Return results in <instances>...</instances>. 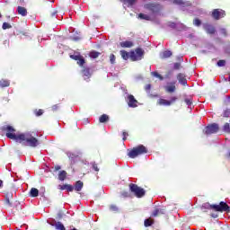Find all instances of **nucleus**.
Here are the masks:
<instances>
[{
	"instance_id": "obj_1",
	"label": "nucleus",
	"mask_w": 230,
	"mask_h": 230,
	"mask_svg": "<svg viewBox=\"0 0 230 230\" xmlns=\"http://www.w3.org/2000/svg\"><path fill=\"white\" fill-rule=\"evenodd\" d=\"M2 130L5 133L8 139H13V141H16V143H21L24 146L37 148V146L40 145V140L38 138L39 134L35 131L15 134L14 128L10 125L2 127Z\"/></svg>"
},
{
	"instance_id": "obj_2",
	"label": "nucleus",
	"mask_w": 230,
	"mask_h": 230,
	"mask_svg": "<svg viewBox=\"0 0 230 230\" xmlns=\"http://www.w3.org/2000/svg\"><path fill=\"white\" fill-rule=\"evenodd\" d=\"M143 154H148V149L143 145H139L137 147H133L128 153V155L130 159H136L137 155H143Z\"/></svg>"
},
{
	"instance_id": "obj_3",
	"label": "nucleus",
	"mask_w": 230,
	"mask_h": 230,
	"mask_svg": "<svg viewBox=\"0 0 230 230\" xmlns=\"http://www.w3.org/2000/svg\"><path fill=\"white\" fill-rule=\"evenodd\" d=\"M144 10H146L152 15H156V13H161L163 6L157 3H148L144 4Z\"/></svg>"
},
{
	"instance_id": "obj_4",
	"label": "nucleus",
	"mask_w": 230,
	"mask_h": 230,
	"mask_svg": "<svg viewBox=\"0 0 230 230\" xmlns=\"http://www.w3.org/2000/svg\"><path fill=\"white\" fill-rule=\"evenodd\" d=\"M207 209H212L213 211H217L219 213H224V211H226L227 213H229L230 207L229 205H227V203L221 201L218 205H216V204L208 205V207H207Z\"/></svg>"
},
{
	"instance_id": "obj_5",
	"label": "nucleus",
	"mask_w": 230,
	"mask_h": 230,
	"mask_svg": "<svg viewBox=\"0 0 230 230\" xmlns=\"http://www.w3.org/2000/svg\"><path fill=\"white\" fill-rule=\"evenodd\" d=\"M129 190L135 195V197H137V199H143L146 193L145 189L137 186V184L135 183L129 184Z\"/></svg>"
},
{
	"instance_id": "obj_6",
	"label": "nucleus",
	"mask_w": 230,
	"mask_h": 230,
	"mask_svg": "<svg viewBox=\"0 0 230 230\" xmlns=\"http://www.w3.org/2000/svg\"><path fill=\"white\" fill-rule=\"evenodd\" d=\"M145 57V50L141 48H137L135 50L130 51L129 58L132 62H137V60H143Z\"/></svg>"
},
{
	"instance_id": "obj_7",
	"label": "nucleus",
	"mask_w": 230,
	"mask_h": 230,
	"mask_svg": "<svg viewBox=\"0 0 230 230\" xmlns=\"http://www.w3.org/2000/svg\"><path fill=\"white\" fill-rule=\"evenodd\" d=\"M177 100H179V97H177V96H172L170 98V100L160 98L157 101V105H162L164 107H170V106L173 105V103H176Z\"/></svg>"
},
{
	"instance_id": "obj_8",
	"label": "nucleus",
	"mask_w": 230,
	"mask_h": 230,
	"mask_svg": "<svg viewBox=\"0 0 230 230\" xmlns=\"http://www.w3.org/2000/svg\"><path fill=\"white\" fill-rule=\"evenodd\" d=\"M220 130V127L217 123H213L205 128V134L207 136H211V134H217Z\"/></svg>"
},
{
	"instance_id": "obj_9",
	"label": "nucleus",
	"mask_w": 230,
	"mask_h": 230,
	"mask_svg": "<svg viewBox=\"0 0 230 230\" xmlns=\"http://www.w3.org/2000/svg\"><path fill=\"white\" fill-rule=\"evenodd\" d=\"M226 16V11L222 9H214L212 11V17L215 21H220V19H224Z\"/></svg>"
},
{
	"instance_id": "obj_10",
	"label": "nucleus",
	"mask_w": 230,
	"mask_h": 230,
	"mask_svg": "<svg viewBox=\"0 0 230 230\" xmlns=\"http://www.w3.org/2000/svg\"><path fill=\"white\" fill-rule=\"evenodd\" d=\"M12 200H13V192L6 191L4 204L5 206H7V208H12V206H13V203L12 202Z\"/></svg>"
},
{
	"instance_id": "obj_11",
	"label": "nucleus",
	"mask_w": 230,
	"mask_h": 230,
	"mask_svg": "<svg viewBox=\"0 0 230 230\" xmlns=\"http://www.w3.org/2000/svg\"><path fill=\"white\" fill-rule=\"evenodd\" d=\"M128 105L132 109L137 107V100H136V97H134V95L132 94L128 95Z\"/></svg>"
},
{
	"instance_id": "obj_12",
	"label": "nucleus",
	"mask_w": 230,
	"mask_h": 230,
	"mask_svg": "<svg viewBox=\"0 0 230 230\" xmlns=\"http://www.w3.org/2000/svg\"><path fill=\"white\" fill-rule=\"evenodd\" d=\"M177 80L181 85H188V80H186V75L179 73L177 75Z\"/></svg>"
},
{
	"instance_id": "obj_13",
	"label": "nucleus",
	"mask_w": 230,
	"mask_h": 230,
	"mask_svg": "<svg viewBox=\"0 0 230 230\" xmlns=\"http://www.w3.org/2000/svg\"><path fill=\"white\" fill-rule=\"evenodd\" d=\"M204 30L209 35H215V33L217 32V30L215 29V27L213 25L208 24V23L204 25Z\"/></svg>"
},
{
	"instance_id": "obj_14",
	"label": "nucleus",
	"mask_w": 230,
	"mask_h": 230,
	"mask_svg": "<svg viewBox=\"0 0 230 230\" xmlns=\"http://www.w3.org/2000/svg\"><path fill=\"white\" fill-rule=\"evenodd\" d=\"M164 90L169 93H175V91H177V87L175 86V82L170 83V85H166L164 87Z\"/></svg>"
},
{
	"instance_id": "obj_15",
	"label": "nucleus",
	"mask_w": 230,
	"mask_h": 230,
	"mask_svg": "<svg viewBox=\"0 0 230 230\" xmlns=\"http://www.w3.org/2000/svg\"><path fill=\"white\" fill-rule=\"evenodd\" d=\"M174 4H178V6H191V3L184 0H173Z\"/></svg>"
},
{
	"instance_id": "obj_16",
	"label": "nucleus",
	"mask_w": 230,
	"mask_h": 230,
	"mask_svg": "<svg viewBox=\"0 0 230 230\" xmlns=\"http://www.w3.org/2000/svg\"><path fill=\"white\" fill-rule=\"evenodd\" d=\"M82 75L84 80H89V78H91V69L89 67H84L82 70Z\"/></svg>"
},
{
	"instance_id": "obj_17",
	"label": "nucleus",
	"mask_w": 230,
	"mask_h": 230,
	"mask_svg": "<svg viewBox=\"0 0 230 230\" xmlns=\"http://www.w3.org/2000/svg\"><path fill=\"white\" fill-rule=\"evenodd\" d=\"M165 210L164 208H156L153 213H152V217H161L162 215H164Z\"/></svg>"
},
{
	"instance_id": "obj_18",
	"label": "nucleus",
	"mask_w": 230,
	"mask_h": 230,
	"mask_svg": "<svg viewBox=\"0 0 230 230\" xmlns=\"http://www.w3.org/2000/svg\"><path fill=\"white\" fill-rule=\"evenodd\" d=\"M17 12L19 15H22V17H26V15H28V10L25 7L18 6Z\"/></svg>"
},
{
	"instance_id": "obj_19",
	"label": "nucleus",
	"mask_w": 230,
	"mask_h": 230,
	"mask_svg": "<svg viewBox=\"0 0 230 230\" xmlns=\"http://www.w3.org/2000/svg\"><path fill=\"white\" fill-rule=\"evenodd\" d=\"M137 19H140L141 21H152V17H150V15L143 13L137 14Z\"/></svg>"
},
{
	"instance_id": "obj_20",
	"label": "nucleus",
	"mask_w": 230,
	"mask_h": 230,
	"mask_svg": "<svg viewBox=\"0 0 230 230\" xmlns=\"http://www.w3.org/2000/svg\"><path fill=\"white\" fill-rule=\"evenodd\" d=\"M119 46H121L122 48H133L134 42L126 40V41L120 42Z\"/></svg>"
},
{
	"instance_id": "obj_21",
	"label": "nucleus",
	"mask_w": 230,
	"mask_h": 230,
	"mask_svg": "<svg viewBox=\"0 0 230 230\" xmlns=\"http://www.w3.org/2000/svg\"><path fill=\"white\" fill-rule=\"evenodd\" d=\"M82 188H84V181H77L75 184L74 189L75 190V191H82Z\"/></svg>"
},
{
	"instance_id": "obj_22",
	"label": "nucleus",
	"mask_w": 230,
	"mask_h": 230,
	"mask_svg": "<svg viewBox=\"0 0 230 230\" xmlns=\"http://www.w3.org/2000/svg\"><path fill=\"white\" fill-rule=\"evenodd\" d=\"M65 179H67V172L60 171L58 173V180L64 181Z\"/></svg>"
},
{
	"instance_id": "obj_23",
	"label": "nucleus",
	"mask_w": 230,
	"mask_h": 230,
	"mask_svg": "<svg viewBox=\"0 0 230 230\" xmlns=\"http://www.w3.org/2000/svg\"><path fill=\"white\" fill-rule=\"evenodd\" d=\"M110 118L109 115L107 114H102L101 115V117L99 118V122L100 123H107V121H109Z\"/></svg>"
},
{
	"instance_id": "obj_24",
	"label": "nucleus",
	"mask_w": 230,
	"mask_h": 230,
	"mask_svg": "<svg viewBox=\"0 0 230 230\" xmlns=\"http://www.w3.org/2000/svg\"><path fill=\"white\" fill-rule=\"evenodd\" d=\"M120 56L122 57L123 60H128V58H130V54H128L127 50H120Z\"/></svg>"
},
{
	"instance_id": "obj_25",
	"label": "nucleus",
	"mask_w": 230,
	"mask_h": 230,
	"mask_svg": "<svg viewBox=\"0 0 230 230\" xmlns=\"http://www.w3.org/2000/svg\"><path fill=\"white\" fill-rule=\"evenodd\" d=\"M30 197H32V198L39 197V190H37V188L31 189Z\"/></svg>"
},
{
	"instance_id": "obj_26",
	"label": "nucleus",
	"mask_w": 230,
	"mask_h": 230,
	"mask_svg": "<svg viewBox=\"0 0 230 230\" xmlns=\"http://www.w3.org/2000/svg\"><path fill=\"white\" fill-rule=\"evenodd\" d=\"M100 55H102V53H100L96 50H93L90 52L89 57H90V58H98V57H100Z\"/></svg>"
},
{
	"instance_id": "obj_27",
	"label": "nucleus",
	"mask_w": 230,
	"mask_h": 230,
	"mask_svg": "<svg viewBox=\"0 0 230 230\" xmlns=\"http://www.w3.org/2000/svg\"><path fill=\"white\" fill-rule=\"evenodd\" d=\"M0 87H10V81L4 79L0 80Z\"/></svg>"
},
{
	"instance_id": "obj_28",
	"label": "nucleus",
	"mask_w": 230,
	"mask_h": 230,
	"mask_svg": "<svg viewBox=\"0 0 230 230\" xmlns=\"http://www.w3.org/2000/svg\"><path fill=\"white\" fill-rule=\"evenodd\" d=\"M124 4H127L128 6H134L136 4V1L137 0H121Z\"/></svg>"
},
{
	"instance_id": "obj_29",
	"label": "nucleus",
	"mask_w": 230,
	"mask_h": 230,
	"mask_svg": "<svg viewBox=\"0 0 230 230\" xmlns=\"http://www.w3.org/2000/svg\"><path fill=\"white\" fill-rule=\"evenodd\" d=\"M170 57H172V51L165 50L163 52L161 58H170Z\"/></svg>"
},
{
	"instance_id": "obj_30",
	"label": "nucleus",
	"mask_w": 230,
	"mask_h": 230,
	"mask_svg": "<svg viewBox=\"0 0 230 230\" xmlns=\"http://www.w3.org/2000/svg\"><path fill=\"white\" fill-rule=\"evenodd\" d=\"M223 130L226 134H230V123L229 122L225 123V125L223 126Z\"/></svg>"
},
{
	"instance_id": "obj_31",
	"label": "nucleus",
	"mask_w": 230,
	"mask_h": 230,
	"mask_svg": "<svg viewBox=\"0 0 230 230\" xmlns=\"http://www.w3.org/2000/svg\"><path fill=\"white\" fill-rule=\"evenodd\" d=\"M55 227L57 230H66V226H64V224H62L60 221L56 223Z\"/></svg>"
},
{
	"instance_id": "obj_32",
	"label": "nucleus",
	"mask_w": 230,
	"mask_h": 230,
	"mask_svg": "<svg viewBox=\"0 0 230 230\" xmlns=\"http://www.w3.org/2000/svg\"><path fill=\"white\" fill-rule=\"evenodd\" d=\"M153 224H154V221L151 219H146L144 221L145 227H150V226H152Z\"/></svg>"
},
{
	"instance_id": "obj_33",
	"label": "nucleus",
	"mask_w": 230,
	"mask_h": 230,
	"mask_svg": "<svg viewBox=\"0 0 230 230\" xmlns=\"http://www.w3.org/2000/svg\"><path fill=\"white\" fill-rule=\"evenodd\" d=\"M151 75L155 76V78H159L161 81L164 80V77L157 72H152Z\"/></svg>"
},
{
	"instance_id": "obj_34",
	"label": "nucleus",
	"mask_w": 230,
	"mask_h": 230,
	"mask_svg": "<svg viewBox=\"0 0 230 230\" xmlns=\"http://www.w3.org/2000/svg\"><path fill=\"white\" fill-rule=\"evenodd\" d=\"M77 64L78 66H80L81 67L84 66V64H85V59H84V57H80L77 60Z\"/></svg>"
},
{
	"instance_id": "obj_35",
	"label": "nucleus",
	"mask_w": 230,
	"mask_h": 230,
	"mask_svg": "<svg viewBox=\"0 0 230 230\" xmlns=\"http://www.w3.org/2000/svg\"><path fill=\"white\" fill-rule=\"evenodd\" d=\"M34 114H35V116H37V117L42 116V114H44V110H42V109L36 110V111H34Z\"/></svg>"
},
{
	"instance_id": "obj_36",
	"label": "nucleus",
	"mask_w": 230,
	"mask_h": 230,
	"mask_svg": "<svg viewBox=\"0 0 230 230\" xmlns=\"http://www.w3.org/2000/svg\"><path fill=\"white\" fill-rule=\"evenodd\" d=\"M200 24H202V22L200 21V19L195 18V19L193 20V25H194V26H200Z\"/></svg>"
},
{
	"instance_id": "obj_37",
	"label": "nucleus",
	"mask_w": 230,
	"mask_h": 230,
	"mask_svg": "<svg viewBox=\"0 0 230 230\" xmlns=\"http://www.w3.org/2000/svg\"><path fill=\"white\" fill-rule=\"evenodd\" d=\"M110 62L111 64H116V56L114 54L110 55Z\"/></svg>"
},
{
	"instance_id": "obj_38",
	"label": "nucleus",
	"mask_w": 230,
	"mask_h": 230,
	"mask_svg": "<svg viewBox=\"0 0 230 230\" xmlns=\"http://www.w3.org/2000/svg\"><path fill=\"white\" fill-rule=\"evenodd\" d=\"M92 168L93 170H94V172H100V167H98V164H96L95 162L92 164Z\"/></svg>"
},
{
	"instance_id": "obj_39",
	"label": "nucleus",
	"mask_w": 230,
	"mask_h": 230,
	"mask_svg": "<svg viewBox=\"0 0 230 230\" xmlns=\"http://www.w3.org/2000/svg\"><path fill=\"white\" fill-rule=\"evenodd\" d=\"M3 30H10L12 28L11 24L8 22H4L2 25Z\"/></svg>"
},
{
	"instance_id": "obj_40",
	"label": "nucleus",
	"mask_w": 230,
	"mask_h": 230,
	"mask_svg": "<svg viewBox=\"0 0 230 230\" xmlns=\"http://www.w3.org/2000/svg\"><path fill=\"white\" fill-rule=\"evenodd\" d=\"M122 141H127V137H128V132H127L126 130L122 131Z\"/></svg>"
},
{
	"instance_id": "obj_41",
	"label": "nucleus",
	"mask_w": 230,
	"mask_h": 230,
	"mask_svg": "<svg viewBox=\"0 0 230 230\" xmlns=\"http://www.w3.org/2000/svg\"><path fill=\"white\" fill-rule=\"evenodd\" d=\"M81 57L82 56H80V55H75V54L70 55V58H72V60H76V61H78Z\"/></svg>"
},
{
	"instance_id": "obj_42",
	"label": "nucleus",
	"mask_w": 230,
	"mask_h": 230,
	"mask_svg": "<svg viewBox=\"0 0 230 230\" xmlns=\"http://www.w3.org/2000/svg\"><path fill=\"white\" fill-rule=\"evenodd\" d=\"M217 66L218 67H224V66H226V60L221 59L217 62Z\"/></svg>"
},
{
	"instance_id": "obj_43",
	"label": "nucleus",
	"mask_w": 230,
	"mask_h": 230,
	"mask_svg": "<svg viewBox=\"0 0 230 230\" xmlns=\"http://www.w3.org/2000/svg\"><path fill=\"white\" fill-rule=\"evenodd\" d=\"M66 191H73V190H75V187H73V185L71 184H66Z\"/></svg>"
},
{
	"instance_id": "obj_44",
	"label": "nucleus",
	"mask_w": 230,
	"mask_h": 230,
	"mask_svg": "<svg viewBox=\"0 0 230 230\" xmlns=\"http://www.w3.org/2000/svg\"><path fill=\"white\" fill-rule=\"evenodd\" d=\"M181 63H174L173 69L177 71L181 69Z\"/></svg>"
},
{
	"instance_id": "obj_45",
	"label": "nucleus",
	"mask_w": 230,
	"mask_h": 230,
	"mask_svg": "<svg viewBox=\"0 0 230 230\" xmlns=\"http://www.w3.org/2000/svg\"><path fill=\"white\" fill-rule=\"evenodd\" d=\"M110 209L111 211H118V207L116 205H111L110 206Z\"/></svg>"
},
{
	"instance_id": "obj_46",
	"label": "nucleus",
	"mask_w": 230,
	"mask_h": 230,
	"mask_svg": "<svg viewBox=\"0 0 230 230\" xmlns=\"http://www.w3.org/2000/svg\"><path fill=\"white\" fill-rule=\"evenodd\" d=\"M61 169H62V167L60 165H55L53 167L54 172H58V170H61Z\"/></svg>"
},
{
	"instance_id": "obj_47",
	"label": "nucleus",
	"mask_w": 230,
	"mask_h": 230,
	"mask_svg": "<svg viewBox=\"0 0 230 230\" xmlns=\"http://www.w3.org/2000/svg\"><path fill=\"white\" fill-rule=\"evenodd\" d=\"M58 109H60V106H58V104H55L52 106V111H58Z\"/></svg>"
},
{
	"instance_id": "obj_48",
	"label": "nucleus",
	"mask_w": 230,
	"mask_h": 230,
	"mask_svg": "<svg viewBox=\"0 0 230 230\" xmlns=\"http://www.w3.org/2000/svg\"><path fill=\"white\" fill-rule=\"evenodd\" d=\"M49 226H52V227H56V226H57V221L52 220V221L49 222Z\"/></svg>"
},
{
	"instance_id": "obj_49",
	"label": "nucleus",
	"mask_w": 230,
	"mask_h": 230,
	"mask_svg": "<svg viewBox=\"0 0 230 230\" xmlns=\"http://www.w3.org/2000/svg\"><path fill=\"white\" fill-rule=\"evenodd\" d=\"M185 103H186V105H191V103H193L192 102H191V99H185Z\"/></svg>"
},
{
	"instance_id": "obj_50",
	"label": "nucleus",
	"mask_w": 230,
	"mask_h": 230,
	"mask_svg": "<svg viewBox=\"0 0 230 230\" xmlns=\"http://www.w3.org/2000/svg\"><path fill=\"white\" fill-rule=\"evenodd\" d=\"M66 188V184L59 185V190H64Z\"/></svg>"
},
{
	"instance_id": "obj_51",
	"label": "nucleus",
	"mask_w": 230,
	"mask_h": 230,
	"mask_svg": "<svg viewBox=\"0 0 230 230\" xmlns=\"http://www.w3.org/2000/svg\"><path fill=\"white\" fill-rule=\"evenodd\" d=\"M56 16H57V12H53L50 13L51 19H53V17H56Z\"/></svg>"
},
{
	"instance_id": "obj_52",
	"label": "nucleus",
	"mask_w": 230,
	"mask_h": 230,
	"mask_svg": "<svg viewBox=\"0 0 230 230\" xmlns=\"http://www.w3.org/2000/svg\"><path fill=\"white\" fill-rule=\"evenodd\" d=\"M151 87H152V85L146 84V91H150Z\"/></svg>"
},
{
	"instance_id": "obj_53",
	"label": "nucleus",
	"mask_w": 230,
	"mask_h": 230,
	"mask_svg": "<svg viewBox=\"0 0 230 230\" xmlns=\"http://www.w3.org/2000/svg\"><path fill=\"white\" fill-rule=\"evenodd\" d=\"M211 217H212V218H217V217H218V215H217V214H211Z\"/></svg>"
},
{
	"instance_id": "obj_54",
	"label": "nucleus",
	"mask_w": 230,
	"mask_h": 230,
	"mask_svg": "<svg viewBox=\"0 0 230 230\" xmlns=\"http://www.w3.org/2000/svg\"><path fill=\"white\" fill-rule=\"evenodd\" d=\"M58 218L60 220V219H62V214L61 213H59L58 215Z\"/></svg>"
},
{
	"instance_id": "obj_55",
	"label": "nucleus",
	"mask_w": 230,
	"mask_h": 230,
	"mask_svg": "<svg viewBox=\"0 0 230 230\" xmlns=\"http://www.w3.org/2000/svg\"><path fill=\"white\" fill-rule=\"evenodd\" d=\"M0 188H3V180H0Z\"/></svg>"
},
{
	"instance_id": "obj_56",
	"label": "nucleus",
	"mask_w": 230,
	"mask_h": 230,
	"mask_svg": "<svg viewBox=\"0 0 230 230\" xmlns=\"http://www.w3.org/2000/svg\"><path fill=\"white\" fill-rule=\"evenodd\" d=\"M171 26H172V28H175V23L172 22V23L171 24Z\"/></svg>"
},
{
	"instance_id": "obj_57",
	"label": "nucleus",
	"mask_w": 230,
	"mask_h": 230,
	"mask_svg": "<svg viewBox=\"0 0 230 230\" xmlns=\"http://www.w3.org/2000/svg\"><path fill=\"white\" fill-rule=\"evenodd\" d=\"M222 31H223V33H225V35H226V29H223Z\"/></svg>"
},
{
	"instance_id": "obj_58",
	"label": "nucleus",
	"mask_w": 230,
	"mask_h": 230,
	"mask_svg": "<svg viewBox=\"0 0 230 230\" xmlns=\"http://www.w3.org/2000/svg\"><path fill=\"white\" fill-rule=\"evenodd\" d=\"M123 195H124V197H127V192H126V193H124Z\"/></svg>"
},
{
	"instance_id": "obj_59",
	"label": "nucleus",
	"mask_w": 230,
	"mask_h": 230,
	"mask_svg": "<svg viewBox=\"0 0 230 230\" xmlns=\"http://www.w3.org/2000/svg\"><path fill=\"white\" fill-rule=\"evenodd\" d=\"M170 76L169 75H166L165 78H169Z\"/></svg>"
},
{
	"instance_id": "obj_60",
	"label": "nucleus",
	"mask_w": 230,
	"mask_h": 230,
	"mask_svg": "<svg viewBox=\"0 0 230 230\" xmlns=\"http://www.w3.org/2000/svg\"><path fill=\"white\" fill-rule=\"evenodd\" d=\"M3 17V15L0 13V18H2Z\"/></svg>"
}]
</instances>
